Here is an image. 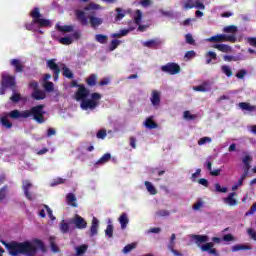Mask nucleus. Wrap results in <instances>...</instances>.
Instances as JSON below:
<instances>
[{"instance_id": "nucleus-50", "label": "nucleus", "mask_w": 256, "mask_h": 256, "mask_svg": "<svg viewBox=\"0 0 256 256\" xmlns=\"http://www.w3.org/2000/svg\"><path fill=\"white\" fill-rule=\"evenodd\" d=\"M10 100L12 101V103H19V101H21V94L14 93V94L10 97Z\"/></svg>"}, {"instance_id": "nucleus-26", "label": "nucleus", "mask_w": 256, "mask_h": 256, "mask_svg": "<svg viewBox=\"0 0 256 256\" xmlns=\"http://www.w3.org/2000/svg\"><path fill=\"white\" fill-rule=\"evenodd\" d=\"M205 58H206V65H211V61H217V53L213 51H208L205 54Z\"/></svg>"}, {"instance_id": "nucleus-18", "label": "nucleus", "mask_w": 256, "mask_h": 256, "mask_svg": "<svg viewBox=\"0 0 256 256\" xmlns=\"http://www.w3.org/2000/svg\"><path fill=\"white\" fill-rule=\"evenodd\" d=\"M239 107L242 111H248V113L256 112V106H253L248 102H240Z\"/></svg>"}, {"instance_id": "nucleus-64", "label": "nucleus", "mask_w": 256, "mask_h": 256, "mask_svg": "<svg viewBox=\"0 0 256 256\" xmlns=\"http://www.w3.org/2000/svg\"><path fill=\"white\" fill-rule=\"evenodd\" d=\"M168 249H169V251H171V253H173V255H175V256H181V253L178 252L177 250H175V246H173V245H168Z\"/></svg>"}, {"instance_id": "nucleus-28", "label": "nucleus", "mask_w": 256, "mask_h": 256, "mask_svg": "<svg viewBox=\"0 0 256 256\" xmlns=\"http://www.w3.org/2000/svg\"><path fill=\"white\" fill-rule=\"evenodd\" d=\"M251 161H253V157L251 155H246L245 157H243V169H251Z\"/></svg>"}, {"instance_id": "nucleus-11", "label": "nucleus", "mask_w": 256, "mask_h": 256, "mask_svg": "<svg viewBox=\"0 0 256 256\" xmlns=\"http://www.w3.org/2000/svg\"><path fill=\"white\" fill-rule=\"evenodd\" d=\"M46 65L50 71H53L54 74V81H57L59 79V75L61 73V68L57 63L55 62V59H50L46 62Z\"/></svg>"}, {"instance_id": "nucleus-25", "label": "nucleus", "mask_w": 256, "mask_h": 256, "mask_svg": "<svg viewBox=\"0 0 256 256\" xmlns=\"http://www.w3.org/2000/svg\"><path fill=\"white\" fill-rule=\"evenodd\" d=\"M237 251H251V246L244 244H237L232 246V253H237Z\"/></svg>"}, {"instance_id": "nucleus-20", "label": "nucleus", "mask_w": 256, "mask_h": 256, "mask_svg": "<svg viewBox=\"0 0 256 256\" xmlns=\"http://www.w3.org/2000/svg\"><path fill=\"white\" fill-rule=\"evenodd\" d=\"M118 221L121 225V229H127V225H129V217L127 216V213H122L118 218Z\"/></svg>"}, {"instance_id": "nucleus-43", "label": "nucleus", "mask_w": 256, "mask_h": 256, "mask_svg": "<svg viewBox=\"0 0 256 256\" xmlns=\"http://www.w3.org/2000/svg\"><path fill=\"white\" fill-rule=\"evenodd\" d=\"M222 73H224V75H226V77H231L233 75V71L231 70V68L229 66H222Z\"/></svg>"}, {"instance_id": "nucleus-17", "label": "nucleus", "mask_w": 256, "mask_h": 256, "mask_svg": "<svg viewBox=\"0 0 256 256\" xmlns=\"http://www.w3.org/2000/svg\"><path fill=\"white\" fill-rule=\"evenodd\" d=\"M98 231H99V220L96 217H94L92 219V224L90 227V237H95Z\"/></svg>"}, {"instance_id": "nucleus-56", "label": "nucleus", "mask_w": 256, "mask_h": 256, "mask_svg": "<svg viewBox=\"0 0 256 256\" xmlns=\"http://www.w3.org/2000/svg\"><path fill=\"white\" fill-rule=\"evenodd\" d=\"M169 210H158L157 212H156V215L158 216V217H169Z\"/></svg>"}, {"instance_id": "nucleus-59", "label": "nucleus", "mask_w": 256, "mask_h": 256, "mask_svg": "<svg viewBox=\"0 0 256 256\" xmlns=\"http://www.w3.org/2000/svg\"><path fill=\"white\" fill-rule=\"evenodd\" d=\"M247 233H248L249 237H251V239H253V241H256V231L253 230V228H248Z\"/></svg>"}, {"instance_id": "nucleus-48", "label": "nucleus", "mask_w": 256, "mask_h": 256, "mask_svg": "<svg viewBox=\"0 0 256 256\" xmlns=\"http://www.w3.org/2000/svg\"><path fill=\"white\" fill-rule=\"evenodd\" d=\"M97 139H105L107 137V130L101 129L96 134Z\"/></svg>"}, {"instance_id": "nucleus-38", "label": "nucleus", "mask_w": 256, "mask_h": 256, "mask_svg": "<svg viewBox=\"0 0 256 256\" xmlns=\"http://www.w3.org/2000/svg\"><path fill=\"white\" fill-rule=\"evenodd\" d=\"M184 119H187L188 121H194V119H197V115L191 114L189 110L184 111L183 115Z\"/></svg>"}, {"instance_id": "nucleus-1", "label": "nucleus", "mask_w": 256, "mask_h": 256, "mask_svg": "<svg viewBox=\"0 0 256 256\" xmlns=\"http://www.w3.org/2000/svg\"><path fill=\"white\" fill-rule=\"evenodd\" d=\"M9 116L10 119H29V117H33L36 123L42 124L45 122V105L39 104L22 112L19 110H12L10 111Z\"/></svg>"}, {"instance_id": "nucleus-62", "label": "nucleus", "mask_w": 256, "mask_h": 256, "mask_svg": "<svg viewBox=\"0 0 256 256\" xmlns=\"http://www.w3.org/2000/svg\"><path fill=\"white\" fill-rule=\"evenodd\" d=\"M247 43L251 47H256V37H249V38H247Z\"/></svg>"}, {"instance_id": "nucleus-41", "label": "nucleus", "mask_w": 256, "mask_h": 256, "mask_svg": "<svg viewBox=\"0 0 256 256\" xmlns=\"http://www.w3.org/2000/svg\"><path fill=\"white\" fill-rule=\"evenodd\" d=\"M194 91H200L201 93H207V91H209V89H207V84H201L199 86H195L193 88Z\"/></svg>"}, {"instance_id": "nucleus-16", "label": "nucleus", "mask_w": 256, "mask_h": 256, "mask_svg": "<svg viewBox=\"0 0 256 256\" xmlns=\"http://www.w3.org/2000/svg\"><path fill=\"white\" fill-rule=\"evenodd\" d=\"M10 113L5 114L4 116H2L0 118V124L2 125V127H4L5 129H11L13 127V123L11 121H9V117Z\"/></svg>"}, {"instance_id": "nucleus-57", "label": "nucleus", "mask_w": 256, "mask_h": 256, "mask_svg": "<svg viewBox=\"0 0 256 256\" xmlns=\"http://www.w3.org/2000/svg\"><path fill=\"white\" fill-rule=\"evenodd\" d=\"M245 75H247V70L241 69L236 74L237 79H245Z\"/></svg>"}, {"instance_id": "nucleus-52", "label": "nucleus", "mask_w": 256, "mask_h": 256, "mask_svg": "<svg viewBox=\"0 0 256 256\" xmlns=\"http://www.w3.org/2000/svg\"><path fill=\"white\" fill-rule=\"evenodd\" d=\"M133 249H135V244H127V245L123 248V253H125V254L131 253V251H133Z\"/></svg>"}, {"instance_id": "nucleus-21", "label": "nucleus", "mask_w": 256, "mask_h": 256, "mask_svg": "<svg viewBox=\"0 0 256 256\" xmlns=\"http://www.w3.org/2000/svg\"><path fill=\"white\" fill-rule=\"evenodd\" d=\"M57 31H60V33H73V25H64L61 26L60 24H56Z\"/></svg>"}, {"instance_id": "nucleus-58", "label": "nucleus", "mask_w": 256, "mask_h": 256, "mask_svg": "<svg viewBox=\"0 0 256 256\" xmlns=\"http://www.w3.org/2000/svg\"><path fill=\"white\" fill-rule=\"evenodd\" d=\"M32 186H33V184H31V182H29V180L23 181V191H29V189H31Z\"/></svg>"}, {"instance_id": "nucleus-51", "label": "nucleus", "mask_w": 256, "mask_h": 256, "mask_svg": "<svg viewBox=\"0 0 256 256\" xmlns=\"http://www.w3.org/2000/svg\"><path fill=\"white\" fill-rule=\"evenodd\" d=\"M185 39H186V43H188V45H195V39L193 38V35L186 34Z\"/></svg>"}, {"instance_id": "nucleus-33", "label": "nucleus", "mask_w": 256, "mask_h": 256, "mask_svg": "<svg viewBox=\"0 0 256 256\" xmlns=\"http://www.w3.org/2000/svg\"><path fill=\"white\" fill-rule=\"evenodd\" d=\"M143 19V12H141V10L137 9L135 11V16H134V23L136 25H141V21Z\"/></svg>"}, {"instance_id": "nucleus-19", "label": "nucleus", "mask_w": 256, "mask_h": 256, "mask_svg": "<svg viewBox=\"0 0 256 256\" xmlns=\"http://www.w3.org/2000/svg\"><path fill=\"white\" fill-rule=\"evenodd\" d=\"M213 48L221 51V53H231L233 51V48L227 44H214Z\"/></svg>"}, {"instance_id": "nucleus-29", "label": "nucleus", "mask_w": 256, "mask_h": 256, "mask_svg": "<svg viewBox=\"0 0 256 256\" xmlns=\"http://www.w3.org/2000/svg\"><path fill=\"white\" fill-rule=\"evenodd\" d=\"M70 230H71V225H69V223L65 222V220H62L60 222V231H61V233L66 235L67 233H69Z\"/></svg>"}, {"instance_id": "nucleus-4", "label": "nucleus", "mask_w": 256, "mask_h": 256, "mask_svg": "<svg viewBox=\"0 0 256 256\" xmlns=\"http://www.w3.org/2000/svg\"><path fill=\"white\" fill-rule=\"evenodd\" d=\"M30 17L32 18V21L24 25L27 31H33V29L35 28V25H38L39 29L51 27L52 25L51 20L41 18L42 16H41V12L39 11V7H35L30 12Z\"/></svg>"}, {"instance_id": "nucleus-37", "label": "nucleus", "mask_w": 256, "mask_h": 256, "mask_svg": "<svg viewBox=\"0 0 256 256\" xmlns=\"http://www.w3.org/2000/svg\"><path fill=\"white\" fill-rule=\"evenodd\" d=\"M223 31H224V33H233V34H235V33H237L238 28L235 25H230V26L224 27Z\"/></svg>"}, {"instance_id": "nucleus-32", "label": "nucleus", "mask_w": 256, "mask_h": 256, "mask_svg": "<svg viewBox=\"0 0 256 256\" xmlns=\"http://www.w3.org/2000/svg\"><path fill=\"white\" fill-rule=\"evenodd\" d=\"M87 249H89L87 244L76 247V256L84 255V253H87Z\"/></svg>"}, {"instance_id": "nucleus-15", "label": "nucleus", "mask_w": 256, "mask_h": 256, "mask_svg": "<svg viewBox=\"0 0 256 256\" xmlns=\"http://www.w3.org/2000/svg\"><path fill=\"white\" fill-rule=\"evenodd\" d=\"M10 65L14 67L15 73H23L25 69V65H23V62H21L19 59L10 60Z\"/></svg>"}, {"instance_id": "nucleus-55", "label": "nucleus", "mask_w": 256, "mask_h": 256, "mask_svg": "<svg viewBox=\"0 0 256 256\" xmlns=\"http://www.w3.org/2000/svg\"><path fill=\"white\" fill-rule=\"evenodd\" d=\"M211 137H202L198 141V145H205L206 143H211Z\"/></svg>"}, {"instance_id": "nucleus-60", "label": "nucleus", "mask_w": 256, "mask_h": 256, "mask_svg": "<svg viewBox=\"0 0 256 256\" xmlns=\"http://www.w3.org/2000/svg\"><path fill=\"white\" fill-rule=\"evenodd\" d=\"M44 207H45V209L48 213V217L51 219V221H55V216H53V210H51L48 205H44Z\"/></svg>"}, {"instance_id": "nucleus-13", "label": "nucleus", "mask_w": 256, "mask_h": 256, "mask_svg": "<svg viewBox=\"0 0 256 256\" xmlns=\"http://www.w3.org/2000/svg\"><path fill=\"white\" fill-rule=\"evenodd\" d=\"M237 194L235 192H231L227 197L223 198V203L229 205V207H235L239 205V200H237Z\"/></svg>"}, {"instance_id": "nucleus-30", "label": "nucleus", "mask_w": 256, "mask_h": 256, "mask_svg": "<svg viewBox=\"0 0 256 256\" xmlns=\"http://www.w3.org/2000/svg\"><path fill=\"white\" fill-rule=\"evenodd\" d=\"M95 41H97V43H100L101 45H105V43L109 41V37H107V35L104 34H96Z\"/></svg>"}, {"instance_id": "nucleus-44", "label": "nucleus", "mask_w": 256, "mask_h": 256, "mask_svg": "<svg viewBox=\"0 0 256 256\" xmlns=\"http://www.w3.org/2000/svg\"><path fill=\"white\" fill-rule=\"evenodd\" d=\"M96 9H99V5L91 2L86 7H84V11H95Z\"/></svg>"}, {"instance_id": "nucleus-3", "label": "nucleus", "mask_w": 256, "mask_h": 256, "mask_svg": "<svg viewBox=\"0 0 256 256\" xmlns=\"http://www.w3.org/2000/svg\"><path fill=\"white\" fill-rule=\"evenodd\" d=\"M75 15H76L77 21H79V23L83 27H87V25H89V23L93 29H97V27H99V25H103V19L96 17L95 11L90 12V14L87 16L85 11L76 10Z\"/></svg>"}, {"instance_id": "nucleus-63", "label": "nucleus", "mask_w": 256, "mask_h": 256, "mask_svg": "<svg viewBox=\"0 0 256 256\" xmlns=\"http://www.w3.org/2000/svg\"><path fill=\"white\" fill-rule=\"evenodd\" d=\"M196 53L193 50L187 51L185 53V59H193L195 57Z\"/></svg>"}, {"instance_id": "nucleus-12", "label": "nucleus", "mask_w": 256, "mask_h": 256, "mask_svg": "<svg viewBox=\"0 0 256 256\" xmlns=\"http://www.w3.org/2000/svg\"><path fill=\"white\" fill-rule=\"evenodd\" d=\"M72 223L75 225L76 229H87V221H85V218L81 217L79 214L74 216Z\"/></svg>"}, {"instance_id": "nucleus-61", "label": "nucleus", "mask_w": 256, "mask_h": 256, "mask_svg": "<svg viewBox=\"0 0 256 256\" xmlns=\"http://www.w3.org/2000/svg\"><path fill=\"white\" fill-rule=\"evenodd\" d=\"M199 175H201L200 168L196 169V172L192 174L191 181H193V182L197 181V177H199Z\"/></svg>"}, {"instance_id": "nucleus-2", "label": "nucleus", "mask_w": 256, "mask_h": 256, "mask_svg": "<svg viewBox=\"0 0 256 256\" xmlns=\"http://www.w3.org/2000/svg\"><path fill=\"white\" fill-rule=\"evenodd\" d=\"M9 254L11 256L17 255H29L34 256L37 253V246L31 244V242H10L8 247Z\"/></svg>"}, {"instance_id": "nucleus-53", "label": "nucleus", "mask_w": 256, "mask_h": 256, "mask_svg": "<svg viewBox=\"0 0 256 256\" xmlns=\"http://www.w3.org/2000/svg\"><path fill=\"white\" fill-rule=\"evenodd\" d=\"M116 13H117V16H116L117 21H121V19L125 17V13H123V9L121 8H116Z\"/></svg>"}, {"instance_id": "nucleus-5", "label": "nucleus", "mask_w": 256, "mask_h": 256, "mask_svg": "<svg viewBox=\"0 0 256 256\" xmlns=\"http://www.w3.org/2000/svg\"><path fill=\"white\" fill-rule=\"evenodd\" d=\"M76 101H81L80 107L83 111H93L99 105V102H94L92 99H87L89 97V89L87 87H81L80 90L75 92Z\"/></svg>"}, {"instance_id": "nucleus-23", "label": "nucleus", "mask_w": 256, "mask_h": 256, "mask_svg": "<svg viewBox=\"0 0 256 256\" xmlns=\"http://www.w3.org/2000/svg\"><path fill=\"white\" fill-rule=\"evenodd\" d=\"M66 201L68 205H71V207H78L77 205V197L73 193H68L66 195Z\"/></svg>"}, {"instance_id": "nucleus-54", "label": "nucleus", "mask_w": 256, "mask_h": 256, "mask_svg": "<svg viewBox=\"0 0 256 256\" xmlns=\"http://www.w3.org/2000/svg\"><path fill=\"white\" fill-rule=\"evenodd\" d=\"M105 234L107 235V237H113V225L108 224L107 228L105 230Z\"/></svg>"}, {"instance_id": "nucleus-40", "label": "nucleus", "mask_w": 256, "mask_h": 256, "mask_svg": "<svg viewBox=\"0 0 256 256\" xmlns=\"http://www.w3.org/2000/svg\"><path fill=\"white\" fill-rule=\"evenodd\" d=\"M61 45H71L73 43V38L71 37H62L59 39Z\"/></svg>"}, {"instance_id": "nucleus-14", "label": "nucleus", "mask_w": 256, "mask_h": 256, "mask_svg": "<svg viewBox=\"0 0 256 256\" xmlns=\"http://www.w3.org/2000/svg\"><path fill=\"white\" fill-rule=\"evenodd\" d=\"M150 101L153 107H159V105H161V92L153 90L151 93Z\"/></svg>"}, {"instance_id": "nucleus-31", "label": "nucleus", "mask_w": 256, "mask_h": 256, "mask_svg": "<svg viewBox=\"0 0 256 256\" xmlns=\"http://www.w3.org/2000/svg\"><path fill=\"white\" fill-rule=\"evenodd\" d=\"M144 185H145L148 193H150V195H157V189L155 188V186L152 185L151 182L145 181Z\"/></svg>"}, {"instance_id": "nucleus-24", "label": "nucleus", "mask_w": 256, "mask_h": 256, "mask_svg": "<svg viewBox=\"0 0 256 256\" xmlns=\"http://www.w3.org/2000/svg\"><path fill=\"white\" fill-rule=\"evenodd\" d=\"M32 99H35L36 101H41L43 99H45V92L36 89L32 92V95H31Z\"/></svg>"}, {"instance_id": "nucleus-49", "label": "nucleus", "mask_w": 256, "mask_h": 256, "mask_svg": "<svg viewBox=\"0 0 256 256\" xmlns=\"http://www.w3.org/2000/svg\"><path fill=\"white\" fill-rule=\"evenodd\" d=\"M7 197V186H3L0 189V201H4V199Z\"/></svg>"}, {"instance_id": "nucleus-42", "label": "nucleus", "mask_w": 256, "mask_h": 256, "mask_svg": "<svg viewBox=\"0 0 256 256\" xmlns=\"http://www.w3.org/2000/svg\"><path fill=\"white\" fill-rule=\"evenodd\" d=\"M63 75L64 77H67V79H73V72L66 66L63 67Z\"/></svg>"}, {"instance_id": "nucleus-47", "label": "nucleus", "mask_w": 256, "mask_h": 256, "mask_svg": "<svg viewBox=\"0 0 256 256\" xmlns=\"http://www.w3.org/2000/svg\"><path fill=\"white\" fill-rule=\"evenodd\" d=\"M101 94L94 92L91 94V99L94 103H99V101H101Z\"/></svg>"}, {"instance_id": "nucleus-35", "label": "nucleus", "mask_w": 256, "mask_h": 256, "mask_svg": "<svg viewBox=\"0 0 256 256\" xmlns=\"http://www.w3.org/2000/svg\"><path fill=\"white\" fill-rule=\"evenodd\" d=\"M243 174L240 176L239 180H238V185H243V181H245L247 179V176L249 175V168H243Z\"/></svg>"}, {"instance_id": "nucleus-7", "label": "nucleus", "mask_w": 256, "mask_h": 256, "mask_svg": "<svg viewBox=\"0 0 256 256\" xmlns=\"http://www.w3.org/2000/svg\"><path fill=\"white\" fill-rule=\"evenodd\" d=\"M206 41H208V43H237V36H235L234 34H217L215 36L207 38Z\"/></svg>"}, {"instance_id": "nucleus-39", "label": "nucleus", "mask_w": 256, "mask_h": 256, "mask_svg": "<svg viewBox=\"0 0 256 256\" xmlns=\"http://www.w3.org/2000/svg\"><path fill=\"white\" fill-rule=\"evenodd\" d=\"M120 44H121V41L117 39H113L110 42L109 51H115V49H117V47H119Z\"/></svg>"}, {"instance_id": "nucleus-45", "label": "nucleus", "mask_w": 256, "mask_h": 256, "mask_svg": "<svg viewBox=\"0 0 256 256\" xmlns=\"http://www.w3.org/2000/svg\"><path fill=\"white\" fill-rule=\"evenodd\" d=\"M44 89H45V91H48L49 93L54 91L55 87L53 85V82H49V81L45 82Z\"/></svg>"}, {"instance_id": "nucleus-34", "label": "nucleus", "mask_w": 256, "mask_h": 256, "mask_svg": "<svg viewBox=\"0 0 256 256\" xmlns=\"http://www.w3.org/2000/svg\"><path fill=\"white\" fill-rule=\"evenodd\" d=\"M109 161H111V154L106 153L97 161V164L103 165L105 163H109Z\"/></svg>"}, {"instance_id": "nucleus-46", "label": "nucleus", "mask_w": 256, "mask_h": 256, "mask_svg": "<svg viewBox=\"0 0 256 256\" xmlns=\"http://www.w3.org/2000/svg\"><path fill=\"white\" fill-rule=\"evenodd\" d=\"M214 187L217 193H227V187H221L219 183L214 184Z\"/></svg>"}, {"instance_id": "nucleus-6", "label": "nucleus", "mask_w": 256, "mask_h": 256, "mask_svg": "<svg viewBox=\"0 0 256 256\" xmlns=\"http://www.w3.org/2000/svg\"><path fill=\"white\" fill-rule=\"evenodd\" d=\"M192 239L195 240L197 247H199L204 253L219 256V252H217V249L213 248V242H209V236L194 234L192 235Z\"/></svg>"}, {"instance_id": "nucleus-36", "label": "nucleus", "mask_w": 256, "mask_h": 256, "mask_svg": "<svg viewBox=\"0 0 256 256\" xmlns=\"http://www.w3.org/2000/svg\"><path fill=\"white\" fill-rule=\"evenodd\" d=\"M145 127H147L148 129H157V123H155L153 119L147 118L145 121Z\"/></svg>"}, {"instance_id": "nucleus-8", "label": "nucleus", "mask_w": 256, "mask_h": 256, "mask_svg": "<svg viewBox=\"0 0 256 256\" xmlns=\"http://www.w3.org/2000/svg\"><path fill=\"white\" fill-rule=\"evenodd\" d=\"M160 69L168 75H179L181 73V66L175 62H168L166 65L161 66Z\"/></svg>"}, {"instance_id": "nucleus-10", "label": "nucleus", "mask_w": 256, "mask_h": 256, "mask_svg": "<svg viewBox=\"0 0 256 256\" xmlns=\"http://www.w3.org/2000/svg\"><path fill=\"white\" fill-rule=\"evenodd\" d=\"M1 85L8 89H12V91H15V87L17 85V82L15 81V76L2 75Z\"/></svg>"}, {"instance_id": "nucleus-9", "label": "nucleus", "mask_w": 256, "mask_h": 256, "mask_svg": "<svg viewBox=\"0 0 256 256\" xmlns=\"http://www.w3.org/2000/svg\"><path fill=\"white\" fill-rule=\"evenodd\" d=\"M205 0H185L183 3L184 9H201L205 10Z\"/></svg>"}, {"instance_id": "nucleus-27", "label": "nucleus", "mask_w": 256, "mask_h": 256, "mask_svg": "<svg viewBox=\"0 0 256 256\" xmlns=\"http://www.w3.org/2000/svg\"><path fill=\"white\" fill-rule=\"evenodd\" d=\"M86 84L88 87H95L97 85V75L90 74V76L86 79Z\"/></svg>"}, {"instance_id": "nucleus-22", "label": "nucleus", "mask_w": 256, "mask_h": 256, "mask_svg": "<svg viewBox=\"0 0 256 256\" xmlns=\"http://www.w3.org/2000/svg\"><path fill=\"white\" fill-rule=\"evenodd\" d=\"M143 45L148 49H157V47L161 45V42H159V40L152 39L144 42Z\"/></svg>"}]
</instances>
